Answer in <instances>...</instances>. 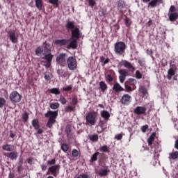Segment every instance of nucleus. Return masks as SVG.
<instances>
[{
	"mask_svg": "<svg viewBox=\"0 0 178 178\" xmlns=\"http://www.w3.org/2000/svg\"><path fill=\"white\" fill-rule=\"evenodd\" d=\"M44 133V131L40 128L38 129V134H42Z\"/></svg>",
	"mask_w": 178,
	"mask_h": 178,
	"instance_id": "61",
	"label": "nucleus"
},
{
	"mask_svg": "<svg viewBox=\"0 0 178 178\" xmlns=\"http://www.w3.org/2000/svg\"><path fill=\"white\" fill-rule=\"evenodd\" d=\"M72 48V49H77V40L74 39L71 40L70 42V44L67 46V49H70Z\"/></svg>",
	"mask_w": 178,
	"mask_h": 178,
	"instance_id": "23",
	"label": "nucleus"
},
{
	"mask_svg": "<svg viewBox=\"0 0 178 178\" xmlns=\"http://www.w3.org/2000/svg\"><path fill=\"white\" fill-rule=\"evenodd\" d=\"M55 44L56 45H60V47H62V45H66L67 44V40L63 39V40H57L55 41Z\"/></svg>",
	"mask_w": 178,
	"mask_h": 178,
	"instance_id": "29",
	"label": "nucleus"
},
{
	"mask_svg": "<svg viewBox=\"0 0 178 178\" xmlns=\"http://www.w3.org/2000/svg\"><path fill=\"white\" fill-rule=\"evenodd\" d=\"M59 103L56 102V103H50V108L51 109H58L59 108Z\"/></svg>",
	"mask_w": 178,
	"mask_h": 178,
	"instance_id": "35",
	"label": "nucleus"
},
{
	"mask_svg": "<svg viewBox=\"0 0 178 178\" xmlns=\"http://www.w3.org/2000/svg\"><path fill=\"white\" fill-rule=\"evenodd\" d=\"M134 112L136 115H144V113H145V112H147V108L144 107V106H137L134 109Z\"/></svg>",
	"mask_w": 178,
	"mask_h": 178,
	"instance_id": "16",
	"label": "nucleus"
},
{
	"mask_svg": "<svg viewBox=\"0 0 178 178\" xmlns=\"http://www.w3.org/2000/svg\"><path fill=\"white\" fill-rule=\"evenodd\" d=\"M49 52H51V44L47 43V42H44L42 46L38 47L35 49V54L38 55V56H40V55H46V54H49Z\"/></svg>",
	"mask_w": 178,
	"mask_h": 178,
	"instance_id": "2",
	"label": "nucleus"
},
{
	"mask_svg": "<svg viewBox=\"0 0 178 178\" xmlns=\"http://www.w3.org/2000/svg\"><path fill=\"white\" fill-rule=\"evenodd\" d=\"M97 113L96 112H89L86 117V124H90V126H95L97 120Z\"/></svg>",
	"mask_w": 178,
	"mask_h": 178,
	"instance_id": "4",
	"label": "nucleus"
},
{
	"mask_svg": "<svg viewBox=\"0 0 178 178\" xmlns=\"http://www.w3.org/2000/svg\"><path fill=\"white\" fill-rule=\"evenodd\" d=\"M45 118H49L47 123V127L51 129L54 126L55 122H56V118H58V111H49L44 115Z\"/></svg>",
	"mask_w": 178,
	"mask_h": 178,
	"instance_id": "1",
	"label": "nucleus"
},
{
	"mask_svg": "<svg viewBox=\"0 0 178 178\" xmlns=\"http://www.w3.org/2000/svg\"><path fill=\"white\" fill-rule=\"evenodd\" d=\"M34 161V159H33L32 157H29L27 159V163L29 165H33V161Z\"/></svg>",
	"mask_w": 178,
	"mask_h": 178,
	"instance_id": "56",
	"label": "nucleus"
},
{
	"mask_svg": "<svg viewBox=\"0 0 178 178\" xmlns=\"http://www.w3.org/2000/svg\"><path fill=\"white\" fill-rule=\"evenodd\" d=\"M136 79H142L143 78V74H141V72H140L139 70H136Z\"/></svg>",
	"mask_w": 178,
	"mask_h": 178,
	"instance_id": "48",
	"label": "nucleus"
},
{
	"mask_svg": "<svg viewBox=\"0 0 178 178\" xmlns=\"http://www.w3.org/2000/svg\"><path fill=\"white\" fill-rule=\"evenodd\" d=\"M44 56L42 57V59H44V60H47V62L48 63H51L52 62V59H54V55H52V54L49 53V54H43Z\"/></svg>",
	"mask_w": 178,
	"mask_h": 178,
	"instance_id": "20",
	"label": "nucleus"
},
{
	"mask_svg": "<svg viewBox=\"0 0 178 178\" xmlns=\"http://www.w3.org/2000/svg\"><path fill=\"white\" fill-rule=\"evenodd\" d=\"M106 79L108 81H113V77H112V76H111V74H108L106 76Z\"/></svg>",
	"mask_w": 178,
	"mask_h": 178,
	"instance_id": "59",
	"label": "nucleus"
},
{
	"mask_svg": "<svg viewBox=\"0 0 178 178\" xmlns=\"http://www.w3.org/2000/svg\"><path fill=\"white\" fill-rule=\"evenodd\" d=\"M147 129H148V125H144V126L142 127V131H143V133H145Z\"/></svg>",
	"mask_w": 178,
	"mask_h": 178,
	"instance_id": "58",
	"label": "nucleus"
},
{
	"mask_svg": "<svg viewBox=\"0 0 178 178\" xmlns=\"http://www.w3.org/2000/svg\"><path fill=\"white\" fill-rule=\"evenodd\" d=\"M115 140H122V138H123V135H122V134H119L115 136Z\"/></svg>",
	"mask_w": 178,
	"mask_h": 178,
	"instance_id": "51",
	"label": "nucleus"
},
{
	"mask_svg": "<svg viewBox=\"0 0 178 178\" xmlns=\"http://www.w3.org/2000/svg\"><path fill=\"white\" fill-rule=\"evenodd\" d=\"M44 66L47 69H49L51 67V63H47Z\"/></svg>",
	"mask_w": 178,
	"mask_h": 178,
	"instance_id": "63",
	"label": "nucleus"
},
{
	"mask_svg": "<svg viewBox=\"0 0 178 178\" xmlns=\"http://www.w3.org/2000/svg\"><path fill=\"white\" fill-rule=\"evenodd\" d=\"M49 3H51L54 6H59V0H49Z\"/></svg>",
	"mask_w": 178,
	"mask_h": 178,
	"instance_id": "40",
	"label": "nucleus"
},
{
	"mask_svg": "<svg viewBox=\"0 0 178 178\" xmlns=\"http://www.w3.org/2000/svg\"><path fill=\"white\" fill-rule=\"evenodd\" d=\"M90 140L91 141H93V142H97L98 141V135L97 134H95V135H91L90 137H89Z\"/></svg>",
	"mask_w": 178,
	"mask_h": 178,
	"instance_id": "42",
	"label": "nucleus"
},
{
	"mask_svg": "<svg viewBox=\"0 0 178 178\" xmlns=\"http://www.w3.org/2000/svg\"><path fill=\"white\" fill-rule=\"evenodd\" d=\"M50 92L51 94H55L56 95H58V94H60V91H59V89L56 88L51 89Z\"/></svg>",
	"mask_w": 178,
	"mask_h": 178,
	"instance_id": "38",
	"label": "nucleus"
},
{
	"mask_svg": "<svg viewBox=\"0 0 178 178\" xmlns=\"http://www.w3.org/2000/svg\"><path fill=\"white\" fill-rule=\"evenodd\" d=\"M129 81L133 84V86H136V84H137V80L135 79L131 78L129 79Z\"/></svg>",
	"mask_w": 178,
	"mask_h": 178,
	"instance_id": "55",
	"label": "nucleus"
},
{
	"mask_svg": "<svg viewBox=\"0 0 178 178\" xmlns=\"http://www.w3.org/2000/svg\"><path fill=\"white\" fill-rule=\"evenodd\" d=\"M67 65L70 70H76L77 69V60L73 56H70L67 59Z\"/></svg>",
	"mask_w": 178,
	"mask_h": 178,
	"instance_id": "5",
	"label": "nucleus"
},
{
	"mask_svg": "<svg viewBox=\"0 0 178 178\" xmlns=\"http://www.w3.org/2000/svg\"><path fill=\"white\" fill-rule=\"evenodd\" d=\"M66 27L67 29H74V24L73 23H68V24H67Z\"/></svg>",
	"mask_w": 178,
	"mask_h": 178,
	"instance_id": "52",
	"label": "nucleus"
},
{
	"mask_svg": "<svg viewBox=\"0 0 178 178\" xmlns=\"http://www.w3.org/2000/svg\"><path fill=\"white\" fill-rule=\"evenodd\" d=\"M59 101L60 102H61L62 105H65L66 102H67V101L66 100V98H65L63 96L60 97Z\"/></svg>",
	"mask_w": 178,
	"mask_h": 178,
	"instance_id": "47",
	"label": "nucleus"
},
{
	"mask_svg": "<svg viewBox=\"0 0 178 178\" xmlns=\"http://www.w3.org/2000/svg\"><path fill=\"white\" fill-rule=\"evenodd\" d=\"M155 137H156V133H152L149 138H147V144L149 146H151L152 144H154V141H155Z\"/></svg>",
	"mask_w": 178,
	"mask_h": 178,
	"instance_id": "22",
	"label": "nucleus"
},
{
	"mask_svg": "<svg viewBox=\"0 0 178 178\" xmlns=\"http://www.w3.org/2000/svg\"><path fill=\"white\" fill-rule=\"evenodd\" d=\"M41 168H42V170L45 171V170H47V165H42Z\"/></svg>",
	"mask_w": 178,
	"mask_h": 178,
	"instance_id": "62",
	"label": "nucleus"
},
{
	"mask_svg": "<svg viewBox=\"0 0 178 178\" xmlns=\"http://www.w3.org/2000/svg\"><path fill=\"white\" fill-rule=\"evenodd\" d=\"M100 151H101V152H108V146H106V145L102 146L100 148Z\"/></svg>",
	"mask_w": 178,
	"mask_h": 178,
	"instance_id": "50",
	"label": "nucleus"
},
{
	"mask_svg": "<svg viewBox=\"0 0 178 178\" xmlns=\"http://www.w3.org/2000/svg\"><path fill=\"white\" fill-rule=\"evenodd\" d=\"M65 131L67 134V136L70 137V136H72V126L67 125L65 127Z\"/></svg>",
	"mask_w": 178,
	"mask_h": 178,
	"instance_id": "33",
	"label": "nucleus"
},
{
	"mask_svg": "<svg viewBox=\"0 0 178 178\" xmlns=\"http://www.w3.org/2000/svg\"><path fill=\"white\" fill-rule=\"evenodd\" d=\"M175 148H176V149H178V140L175 141Z\"/></svg>",
	"mask_w": 178,
	"mask_h": 178,
	"instance_id": "64",
	"label": "nucleus"
},
{
	"mask_svg": "<svg viewBox=\"0 0 178 178\" xmlns=\"http://www.w3.org/2000/svg\"><path fill=\"white\" fill-rule=\"evenodd\" d=\"M118 73L120 74L119 80L120 83H124V80H126V77L129 76V72L124 69H121V70H119Z\"/></svg>",
	"mask_w": 178,
	"mask_h": 178,
	"instance_id": "9",
	"label": "nucleus"
},
{
	"mask_svg": "<svg viewBox=\"0 0 178 178\" xmlns=\"http://www.w3.org/2000/svg\"><path fill=\"white\" fill-rule=\"evenodd\" d=\"M120 66H124L126 67V69H129L131 72H134V70H136V68L134 67V66H133L131 63H130L126 60H122L120 63Z\"/></svg>",
	"mask_w": 178,
	"mask_h": 178,
	"instance_id": "10",
	"label": "nucleus"
},
{
	"mask_svg": "<svg viewBox=\"0 0 178 178\" xmlns=\"http://www.w3.org/2000/svg\"><path fill=\"white\" fill-rule=\"evenodd\" d=\"M110 170L108 168L100 169L98 172V175L101 176V177H104L105 176H108V173H109Z\"/></svg>",
	"mask_w": 178,
	"mask_h": 178,
	"instance_id": "21",
	"label": "nucleus"
},
{
	"mask_svg": "<svg viewBox=\"0 0 178 178\" xmlns=\"http://www.w3.org/2000/svg\"><path fill=\"white\" fill-rule=\"evenodd\" d=\"M96 3L95 0H88L89 6H94Z\"/></svg>",
	"mask_w": 178,
	"mask_h": 178,
	"instance_id": "53",
	"label": "nucleus"
},
{
	"mask_svg": "<svg viewBox=\"0 0 178 178\" xmlns=\"http://www.w3.org/2000/svg\"><path fill=\"white\" fill-rule=\"evenodd\" d=\"M73 87L72 86H68L65 88H63V91H72Z\"/></svg>",
	"mask_w": 178,
	"mask_h": 178,
	"instance_id": "49",
	"label": "nucleus"
},
{
	"mask_svg": "<svg viewBox=\"0 0 178 178\" xmlns=\"http://www.w3.org/2000/svg\"><path fill=\"white\" fill-rule=\"evenodd\" d=\"M170 159H177L178 158V152L175 151L173 152L172 153L170 154Z\"/></svg>",
	"mask_w": 178,
	"mask_h": 178,
	"instance_id": "32",
	"label": "nucleus"
},
{
	"mask_svg": "<svg viewBox=\"0 0 178 178\" xmlns=\"http://www.w3.org/2000/svg\"><path fill=\"white\" fill-rule=\"evenodd\" d=\"M76 107L72 106H67L65 107V112H74Z\"/></svg>",
	"mask_w": 178,
	"mask_h": 178,
	"instance_id": "34",
	"label": "nucleus"
},
{
	"mask_svg": "<svg viewBox=\"0 0 178 178\" xmlns=\"http://www.w3.org/2000/svg\"><path fill=\"white\" fill-rule=\"evenodd\" d=\"M99 87L101 88V91L102 92H105V91H106V90H108V85H106V83H105L104 81H100L99 82Z\"/></svg>",
	"mask_w": 178,
	"mask_h": 178,
	"instance_id": "26",
	"label": "nucleus"
},
{
	"mask_svg": "<svg viewBox=\"0 0 178 178\" xmlns=\"http://www.w3.org/2000/svg\"><path fill=\"white\" fill-rule=\"evenodd\" d=\"M176 7L175 6H171L169 8L168 13H176Z\"/></svg>",
	"mask_w": 178,
	"mask_h": 178,
	"instance_id": "46",
	"label": "nucleus"
},
{
	"mask_svg": "<svg viewBox=\"0 0 178 178\" xmlns=\"http://www.w3.org/2000/svg\"><path fill=\"white\" fill-rule=\"evenodd\" d=\"M79 150L74 149L72 151V156H74V158H77V156H79Z\"/></svg>",
	"mask_w": 178,
	"mask_h": 178,
	"instance_id": "45",
	"label": "nucleus"
},
{
	"mask_svg": "<svg viewBox=\"0 0 178 178\" xmlns=\"http://www.w3.org/2000/svg\"><path fill=\"white\" fill-rule=\"evenodd\" d=\"M151 0H143V2H149ZM163 2V0H152L149 3V6H151V8H156L158 3H162Z\"/></svg>",
	"mask_w": 178,
	"mask_h": 178,
	"instance_id": "14",
	"label": "nucleus"
},
{
	"mask_svg": "<svg viewBox=\"0 0 178 178\" xmlns=\"http://www.w3.org/2000/svg\"><path fill=\"white\" fill-rule=\"evenodd\" d=\"M44 74V79L47 81H49V80H51V79H52V74L49 72H45Z\"/></svg>",
	"mask_w": 178,
	"mask_h": 178,
	"instance_id": "39",
	"label": "nucleus"
},
{
	"mask_svg": "<svg viewBox=\"0 0 178 178\" xmlns=\"http://www.w3.org/2000/svg\"><path fill=\"white\" fill-rule=\"evenodd\" d=\"M130 101H131V96H130L129 94L123 95L121 99V103L122 105H127L130 103Z\"/></svg>",
	"mask_w": 178,
	"mask_h": 178,
	"instance_id": "13",
	"label": "nucleus"
},
{
	"mask_svg": "<svg viewBox=\"0 0 178 178\" xmlns=\"http://www.w3.org/2000/svg\"><path fill=\"white\" fill-rule=\"evenodd\" d=\"M32 126H33L35 130H38L40 129V124L38 122V120L35 119L32 121Z\"/></svg>",
	"mask_w": 178,
	"mask_h": 178,
	"instance_id": "31",
	"label": "nucleus"
},
{
	"mask_svg": "<svg viewBox=\"0 0 178 178\" xmlns=\"http://www.w3.org/2000/svg\"><path fill=\"white\" fill-rule=\"evenodd\" d=\"M22 170H23V165L18 164L17 171L22 172Z\"/></svg>",
	"mask_w": 178,
	"mask_h": 178,
	"instance_id": "60",
	"label": "nucleus"
},
{
	"mask_svg": "<svg viewBox=\"0 0 178 178\" xmlns=\"http://www.w3.org/2000/svg\"><path fill=\"white\" fill-rule=\"evenodd\" d=\"M76 104H79V100L77 99V96H73L72 98V104L74 106Z\"/></svg>",
	"mask_w": 178,
	"mask_h": 178,
	"instance_id": "43",
	"label": "nucleus"
},
{
	"mask_svg": "<svg viewBox=\"0 0 178 178\" xmlns=\"http://www.w3.org/2000/svg\"><path fill=\"white\" fill-rule=\"evenodd\" d=\"M58 65H60V66H63V67H65L66 66V54L61 53L60 54L56 59Z\"/></svg>",
	"mask_w": 178,
	"mask_h": 178,
	"instance_id": "7",
	"label": "nucleus"
},
{
	"mask_svg": "<svg viewBox=\"0 0 178 178\" xmlns=\"http://www.w3.org/2000/svg\"><path fill=\"white\" fill-rule=\"evenodd\" d=\"M168 17H169L170 22H175V20H177L178 17V13H168Z\"/></svg>",
	"mask_w": 178,
	"mask_h": 178,
	"instance_id": "25",
	"label": "nucleus"
},
{
	"mask_svg": "<svg viewBox=\"0 0 178 178\" xmlns=\"http://www.w3.org/2000/svg\"><path fill=\"white\" fill-rule=\"evenodd\" d=\"M125 88H126L127 92H129L130 91H133L131 86H129V85H125Z\"/></svg>",
	"mask_w": 178,
	"mask_h": 178,
	"instance_id": "57",
	"label": "nucleus"
},
{
	"mask_svg": "<svg viewBox=\"0 0 178 178\" xmlns=\"http://www.w3.org/2000/svg\"><path fill=\"white\" fill-rule=\"evenodd\" d=\"M124 6H126V3H124V1H122V0L118 1L117 8H118V12H120V13H123V9H124Z\"/></svg>",
	"mask_w": 178,
	"mask_h": 178,
	"instance_id": "17",
	"label": "nucleus"
},
{
	"mask_svg": "<svg viewBox=\"0 0 178 178\" xmlns=\"http://www.w3.org/2000/svg\"><path fill=\"white\" fill-rule=\"evenodd\" d=\"M113 90L115 92H122V91H124V88L120 86L119 83H115L113 84Z\"/></svg>",
	"mask_w": 178,
	"mask_h": 178,
	"instance_id": "18",
	"label": "nucleus"
},
{
	"mask_svg": "<svg viewBox=\"0 0 178 178\" xmlns=\"http://www.w3.org/2000/svg\"><path fill=\"white\" fill-rule=\"evenodd\" d=\"M126 51V43L118 42L114 44V52L116 55L122 56Z\"/></svg>",
	"mask_w": 178,
	"mask_h": 178,
	"instance_id": "3",
	"label": "nucleus"
},
{
	"mask_svg": "<svg viewBox=\"0 0 178 178\" xmlns=\"http://www.w3.org/2000/svg\"><path fill=\"white\" fill-rule=\"evenodd\" d=\"M139 92H141V94H143V95H148V90L143 86H139Z\"/></svg>",
	"mask_w": 178,
	"mask_h": 178,
	"instance_id": "30",
	"label": "nucleus"
},
{
	"mask_svg": "<svg viewBox=\"0 0 178 178\" xmlns=\"http://www.w3.org/2000/svg\"><path fill=\"white\" fill-rule=\"evenodd\" d=\"M48 165H55V163H56V160H55V159H53L51 161H47Z\"/></svg>",
	"mask_w": 178,
	"mask_h": 178,
	"instance_id": "54",
	"label": "nucleus"
},
{
	"mask_svg": "<svg viewBox=\"0 0 178 178\" xmlns=\"http://www.w3.org/2000/svg\"><path fill=\"white\" fill-rule=\"evenodd\" d=\"M60 169V165L59 164L51 165L48 168L47 175H52L54 177H56L58 176V173H59Z\"/></svg>",
	"mask_w": 178,
	"mask_h": 178,
	"instance_id": "6",
	"label": "nucleus"
},
{
	"mask_svg": "<svg viewBox=\"0 0 178 178\" xmlns=\"http://www.w3.org/2000/svg\"><path fill=\"white\" fill-rule=\"evenodd\" d=\"M4 156H6L7 158H10L11 161H16L17 159V157L19 156V154L17 152H7L4 153Z\"/></svg>",
	"mask_w": 178,
	"mask_h": 178,
	"instance_id": "11",
	"label": "nucleus"
},
{
	"mask_svg": "<svg viewBox=\"0 0 178 178\" xmlns=\"http://www.w3.org/2000/svg\"><path fill=\"white\" fill-rule=\"evenodd\" d=\"M8 34L11 42H13V44L17 43V36H16V32L15 31H8Z\"/></svg>",
	"mask_w": 178,
	"mask_h": 178,
	"instance_id": "15",
	"label": "nucleus"
},
{
	"mask_svg": "<svg viewBox=\"0 0 178 178\" xmlns=\"http://www.w3.org/2000/svg\"><path fill=\"white\" fill-rule=\"evenodd\" d=\"M175 70H173V68H170L168 71V75H167L168 80H172V76H175Z\"/></svg>",
	"mask_w": 178,
	"mask_h": 178,
	"instance_id": "28",
	"label": "nucleus"
},
{
	"mask_svg": "<svg viewBox=\"0 0 178 178\" xmlns=\"http://www.w3.org/2000/svg\"><path fill=\"white\" fill-rule=\"evenodd\" d=\"M72 38H80V29L79 28L72 30Z\"/></svg>",
	"mask_w": 178,
	"mask_h": 178,
	"instance_id": "19",
	"label": "nucleus"
},
{
	"mask_svg": "<svg viewBox=\"0 0 178 178\" xmlns=\"http://www.w3.org/2000/svg\"><path fill=\"white\" fill-rule=\"evenodd\" d=\"M22 119H23L24 122H27L29 120V113L24 112L22 114Z\"/></svg>",
	"mask_w": 178,
	"mask_h": 178,
	"instance_id": "44",
	"label": "nucleus"
},
{
	"mask_svg": "<svg viewBox=\"0 0 178 178\" xmlns=\"http://www.w3.org/2000/svg\"><path fill=\"white\" fill-rule=\"evenodd\" d=\"M99 154V152H98L93 154V155L91 157L92 162H95V161H97V159H98Z\"/></svg>",
	"mask_w": 178,
	"mask_h": 178,
	"instance_id": "37",
	"label": "nucleus"
},
{
	"mask_svg": "<svg viewBox=\"0 0 178 178\" xmlns=\"http://www.w3.org/2000/svg\"><path fill=\"white\" fill-rule=\"evenodd\" d=\"M61 149L64 152H67V151H69V145H67V144H66V143L63 144L61 145Z\"/></svg>",
	"mask_w": 178,
	"mask_h": 178,
	"instance_id": "41",
	"label": "nucleus"
},
{
	"mask_svg": "<svg viewBox=\"0 0 178 178\" xmlns=\"http://www.w3.org/2000/svg\"><path fill=\"white\" fill-rule=\"evenodd\" d=\"M10 99L12 102H20L22 101V95L17 91H13L10 94Z\"/></svg>",
	"mask_w": 178,
	"mask_h": 178,
	"instance_id": "8",
	"label": "nucleus"
},
{
	"mask_svg": "<svg viewBox=\"0 0 178 178\" xmlns=\"http://www.w3.org/2000/svg\"><path fill=\"white\" fill-rule=\"evenodd\" d=\"M35 7L38 10H42V0H35Z\"/></svg>",
	"mask_w": 178,
	"mask_h": 178,
	"instance_id": "27",
	"label": "nucleus"
},
{
	"mask_svg": "<svg viewBox=\"0 0 178 178\" xmlns=\"http://www.w3.org/2000/svg\"><path fill=\"white\" fill-rule=\"evenodd\" d=\"M101 116L105 120H109V118H111V114L109 113V111H102L101 112Z\"/></svg>",
	"mask_w": 178,
	"mask_h": 178,
	"instance_id": "24",
	"label": "nucleus"
},
{
	"mask_svg": "<svg viewBox=\"0 0 178 178\" xmlns=\"http://www.w3.org/2000/svg\"><path fill=\"white\" fill-rule=\"evenodd\" d=\"M6 105V99L3 97H0V108H3Z\"/></svg>",
	"mask_w": 178,
	"mask_h": 178,
	"instance_id": "36",
	"label": "nucleus"
},
{
	"mask_svg": "<svg viewBox=\"0 0 178 178\" xmlns=\"http://www.w3.org/2000/svg\"><path fill=\"white\" fill-rule=\"evenodd\" d=\"M2 149L7 152H12L16 151V146L13 145L5 144L2 145Z\"/></svg>",
	"mask_w": 178,
	"mask_h": 178,
	"instance_id": "12",
	"label": "nucleus"
}]
</instances>
